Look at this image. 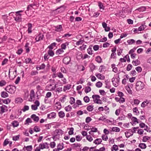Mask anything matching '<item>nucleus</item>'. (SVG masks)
<instances>
[{"label": "nucleus", "mask_w": 151, "mask_h": 151, "mask_svg": "<svg viewBox=\"0 0 151 151\" xmlns=\"http://www.w3.org/2000/svg\"><path fill=\"white\" fill-rule=\"evenodd\" d=\"M15 101L16 103H20L23 101V100L21 98L18 97L16 98Z\"/></svg>", "instance_id": "4be33fe9"}, {"label": "nucleus", "mask_w": 151, "mask_h": 151, "mask_svg": "<svg viewBox=\"0 0 151 151\" xmlns=\"http://www.w3.org/2000/svg\"><path fill=\"white\" fill-rule=\"evenodd\" d=\"M57 149L59 150H62L63 148V143L58 144L57 146Z\"/></svg>", "instance_id": "dca6fc26"}, {"label": "nucleus", "mask_w": 151, "mask_h": 151, "mask_svg": "<svg viewBox=\"0 0 151 151\" xmlns=\"http://www.w3.org/2000/svg\"><path fill=\"white\" fill-rule=\"evenodd\" d=\"M98 6H99L100 9H104V6L103 4L101 2H98Z\"/></svg>", "instance_id": "a19ab883"}, {"label": "nucleus", "mask_w": 151, "mask_h": 151, "mask_svg": "<svg viewBox=\"0 0 151 151\" xmlns=\"http://www.w3.org/2000/svg\"><path fill=\"white\" fill-rule=\"evenodd\" d=\"M70 131L68 132V134L70 135H71L73 134L74 128L73 127H71L69 128Z\"/></svg>", "instance_id": "49530a36"}, {"label": "nucleus", "mask_w": 151, "mask_h": 151, "mask_svg": "<svg viewBox=\"0 0 151 151\" xmlns=\"http://www.w3.org/2000/svg\"><path fill=\"white\" fill-rule=\"evenodd\" d=\"M102 141L101 138H97L93 142V143L96 145H99L101 143Z\"/></svg>", "instance_id": "9b49d317"}, {"label": "nucleus", "mask_w": 151, "mask_h": 151, "mask_svg": "<svg viewBox=\"0 0 151 151\" xmlns=\"http://www.w3.org/2000/svg\"><path fill=\"white\" fill-rule=\"evenodd\" d=\"M112 81L114 86L117 87L119 85V75L116 77L113 78L112 79Z\"/></svg>", "instance_id": "7ed1b4c3"}, {"label": "nucleus", "mask_w": 151, "mask_h": 151, "mask_svg": "<svg viewBox=\"0 0 151 151\" xmlns=\"http://www.w3.org/2000/svg\"><path fill=\"white\" fill-rule=\"evenodd\" d=\"M31 118L33 119L34 121L36 122H37L38 121L39 118L38 116H37L35 114H32L31 116Z\"/></svg>", "instance_id": "9d476101"}, {"label": "nucleus", "mask_w": 151, "mask_h": 151, "mask_svg": "<svg viewBox=\"0 0 151 151\" xmlns=\"http://www.w3.org/2000/svg\"><path fill=\"white\" fill-rule=\"evenodd\" d=\"M83 100L86 103H88L90 101V99L88 97L86 96L83 98Z\"/></svg>", "instance_id": "a18cd8bd"}, {"label": "nucleus", "mask_w": 151, "mask_h": 151, "mask_svg": "<svg viewBox=\"0 0 151 151\" xmlns=\"http://www.w3.org/2000/svg\"><path fill=\"white\" fill-rule=\"evenodd\" d=\"M32 122V121L30 118H28L25 120L26 123H25V124H29V123H31Z\"/></svg>", "instance_id": "c03bdc74"}, {"label": "nucleus", "mask_w": 151, "mask_h": 151, "mask_svg": "<svg viewBox=\"0 0 151 151\" xmlns=\"http://www.w3.org/2000/svg\"><path fill=\"white\" fill-rule=\"evenodd\" d=\"M96 60L99 63H101L102 62V59L99 56H98L96 58Z\"/></svg>", "instance_id": "72a5a7b5"}, {"label": "nucleus", "mask_w": 151, "mask_h": 151, "mask_svg": "<svg viewBox=\"0 0 151 151\" xmlns=\"http://www.w3.org/2000/svg\"><path fill=\"white\" fill-rule=\"evenodd\" d=\"M92 98L93 99V100H94V99H100V96L98 95H93L92 96Z\"/></svg>", "instance_id": "864d4df0"}, {"label": "nucleus", "mask_w": 151, "mask_h": 151, "mask_svg": "<svg viewBox=\"0 0 151 151\" xmlns=\"http://www.w3.org/2000/svg\"><path fill=\"white\" fill-rule=\"evenodd\" d=\"M34 131L36 132H39L40 131V129L39 127L37 126H35L34 128Z\"/></svg>", "instance_id": "8fccbe9b"}, {"label": "nucleus", "mask_w": 151, "mask_h": 151, "mask_svg": "<svg viewBox=\"0 0 151 151\" xmlns=\"http://www.w3.org/2000/svg\"><path fill=\"white\" fill-rule=\"evenodd\" d=\"M72 106L70 105L66 106L65 108V109L67 112L70 111L72 109Z\"/></svg>", "instance_id": "393cba45"}, {"label": "nucleus", "mask_w": 151, "mask_h": 151, "mask_svg": "<svg viewBox=\"0 0 151 151\" xmlns=\"http://www.w3.org/2000/svg\"><path fill=\"white\" fill-rule=\"evenodd\" d=\"M16 89V87L13 85H9L5 88V90L11 93H14Z\"/></svg>", "instance_id": "f257e3e1"}, {"label": "nucleus", "mask_w": 151, "mask_h": 151, "mask_svg": "<svg viewBox=\"0 0 151 151\" xmlns=\"http://www.w3.org/2000/svg\"><path fill=\"white\" fill-rule=\"evenodd\" d=\"M12 124L14 127H17L19 125V123L17 121H14L12 123Z\"/></svg>", "instance_id": "09e8293b"}, {"label": "nucleus", "mask_w": 151, "mask_h": 151, "mask_svg": "<svg viewBox=\"0 0 151 151\" xmlns=\"http://www.w3.org/2000/svg\"><path fill=\"white\" fill-rule=\"evenodd\" d=\"M61 105L60 102H56L55 104V107L58 110L60 109L61 108Z\"/></svg>", "instance_id": "2eb2a0df"}, {"label": "nucleus", "mask_w": 151, "mask_h": 151, "mask_svg": "<svg viewBox=\"0 0 151 151\" xmlns=\"http://www.w3.org/2000/svg\"><path fill=\"white\" fill-rule=\"evenodd\" d=\"M1 109V111L2 113L5 112V111L7 108V107L5 105H3L2 106L0 107Z\"/></svg>", "instance_id": "f8f14e48"}, {"label": "nucleus", "mask_w": 151, "mask_h": 151, "mask_svg": "<svg viewBox=\"0 0 151 151\" xmlns=\"http://www.w3.org/2000/svg\"><path fill=\"white\" fill-rule=\"evenodd\" d=\"M146 26L145 25H142L140 26L138 29L139 31H142L144 30V29L146 27Z\"/></svg>", "instance_id": "c756f323"}, {"label": "nucleus", "mask_w": 151, "mask_h": 151, "mask_svg": "<svg viewBox=\"0 0 151 151\" xmlns=\"http://www.w3.org/2000/svg\"><path fill=\"white\" fill-rule=\"evenodd\" d=\"M51 95H52V93L51 92H47L46 94V96H45V101L46 100L45 99L46 98H49L51 96Z\"/></svg>", "instance_id": "79ce46f5"}, {"label": "nucleus", "mask_w": 151, "mask_h": 151, "mask_svg": "<svg viewBox=\"0 0 151 151\" xmlns=\"http://www.w3.org/2000/svg\"><path fill=\"white\" fill-rule=\"evenodd\" d=\"M77 58L78 59L83 58V55L81 52H77Z\"/></svg>", "instance_id": "bb28decb"}, {"label": "nucleus", "mask_w": 151, "mask_h": 151, "mask_svg": "<svg viewBox=\"0 0 151 151\" xmlns=\"http://www.w3.org/2000/svg\"><path fill=\"white\" fill-rule=\"evenodd\" d=\"M26 148V150L27 151H31L32 150V145L28 146L27 147L24 146L23 149V150H25L24 148Z\"/></svg>", "instance_id": "4468645a"}, {"label": "nucleus", "mask_w": 151, "mask_h": 151, "mask_svg": "<svg viewBox=\"0 0 151 151\" xmlns=\"http://www.w3.org/2000/svg\"><path fill=\"white\" fill-rule=\"evenodd\" d=\"M56 75L57 76L60 78H63V75L61 72L57 73Z\"/></svg>", "instance_id": "4d7b16f0"}, {"label": "nucleus", "mask_w": 151, "mask_h": 151, "mask_svg": "<svg viewBox=\"0 0 151 151\" xmlns=\"http://www.w3.org/2000/svg\"><path fill=\"white\" fill-rule=\"evenodd\" d=\"M93 102L99 104H102L103 103L102 101L99 99H94L93 100Z\"/></svg>", "instance_id": "aec40b11"}, {"label": "nucleus", "mask_w": 151, "mask_h": 151, "mask_svg": "<svg viewBox=\"0 0 151 151\" xmlns=\"http://www.w3.org/2000/svg\"><path fill=\"white\" fill-rule=\"evenodd\" d=\"M132 63L133 65L135 66L137 65L140 64V61L137 59L135 60H133Z\"/></svg>", "instance_id": "a878e982"}, {"label": "nucleus", "mask_w": 151, "mask_h": 151, "mask_svg": "<svg viewBox=\"0 0 151 151\" xmlns=\"http://www.w3.org/2000/svg\"><path fill=\"white\" fill-rule=\"evenodd\" d=\"M125 116L124 115H122L119 116L117 120H124L125 119Z\"/></svg>", "instance_id": "5fc2aeb1"}, {"label": "nucleus", "mask_w": 151, "mask_h": 151, "mask_svg": "<svg viewBox=\"0 0 151 151\" xmlns=\"http://www.w3.org/2000/svg\"><path fill=\"white\" fill-rule=\"evenodd\" d=\"M10 102V100L9 99H6L3 100V102L4 103L8 104Z\"/></svg>", "instance_id": "13d9d810"}, {"label": "nucleus", "mask_w": 151, "mask_h": 151, "mask_svg": "<svg viewBox=\"0 0 151 151\" xmlns=\"http://www.w3.org/2000/svg\"><path fill=\"white\" fill-rule=\"evenodd\" d=\"M139 147L141 149H144L146 147V145L145 143H141L139 144Z\"/></svg>", "instance_id": "473e14b6"}, {"label": "nucleus", "mask_w": 151, "mask_h": 151, "mask_svg": "<svg viewBox=\"0 0 151 151\" xmlns=\"http://www.w3.org/2000/svg\"><path fill=\"white\" fill-rule=\"evenodd\" d=\"M71 85L70 84H68L66 86H64L63 87V90L65 91L71 88Z\"/></svg>", "instance_id": "7c9ffc66"}, {"label": "nucleus", "mask_w": 151, "mask_h": 151, "mask_svg": "<svg viewBox=\"0 0 151 151\" xmlns=\"http://www.w3.org/2000/svg\"><path fill=\"white\" fill-rule=\"evenodd\" d=\"M6 84V82L4 80H2L0 81V86L3 87L5 86Z\"/></svg>", "instance_id": "cd10ccee"}, {"label": "nucleus", "mask_w": 151, "mask_h": 151, "mask_svg": "<svg viewBox=\"0 0 151 151\" xmlns=\"http://www.w3.org/2000/svg\"><path fill=\"white\" fill-rule=\"evenodd\" d=\"M76 140L77 141H80L82 139V137L79 135H77L76 137Z\"/></svg>", "instance_id": "338daca9"}, {"label": "nucleus", "mask_w": 151, "mask_h": 151, "mask_svg": "<svg viewBox=\"0 0 151 151\" xmlns=\"http://www.w3.org/2000/svg\"><path fill=\"white\" fill-rule=\"evenodd\" d=\"M112 149L116 151L118 150V147L117 145H114L113 146Z\"/></svg>", "instance_id": "69168bd1"}, {"label": "nucleus", "mask_w": 151, "mask_h": 151, "mask_svg": "<svg viewBox=\"0 0 151 151\" xmlns=\"http://www.w3.org/2000/svg\"><path fill=\"white\" fill-rule=\"evenodd\" d=\"M144 83L140 81L137 82L136 84V89L137 91H139L142 90L144 88Z\"/></svg>", "instance_id": "f03ea898"}, {"label": "nucleus", "mask_w": 151, "mask_h": 151, "mask_svg": "<svg viewBox=\"0 0 151 151\" xmlns=\"http://www.w3.org/2000/svg\"><path fill=\"white\" fill-rule=\"evenodd\" d=\"M38 36V39H37V41H39L41 40H42L43 37V35H42L40 34Z\"/></svg>", "instance_id": "6e6d98bb"}, {"label": "nucleus", "mask_w": 151, "mask_h": 151, "mask_svg": "<svg viewBox=\"0 0 151 151\" xmlns=\"http://www.w3.org/2000/svg\"><path fill=\"white\" fill-rule=\"evenodd\" d=\"M102 83L100 81L97 82L96 84V86L98 88H100L102 86Z\"/></svg>", "instance_id": "37998d69"}, {"label": "nucleus", "mask_w": 151, "mask_h": 151, "mask_svg": "<svg viewBox=\"0 0 151 151\" xmlns=\"http://www.w3.org/2000/svg\"><path fill=\"white\" fill-rule=\"evenodd\" d=\"M105 83L106 85L105 87L107 88H110V86H109V82L107 81H105Z\"/></svg>", "instance_id": "680f3d73"}, {"label": "nucleus", "mask_w": 151, "mask_h": 151, "mask_svg": "<svg viewBox=\"0 0 151 151\" xmlns=\"http://www.w3.org/2000/svg\"><path fill=\"white\" fill-rule=\"evenodd\" d=\"M8 96V93L5 91H2L1 93V96L3 98H6Z\"/></svg>", "instance_id": "6ab92c4d"}, {"label": "nucleus", "mask_w": 151, "mask_h": 151, "mask_svg": "<svg viewBox=\"0 0 151 151\" xmlns=\"http://www.w3.org/2000/svg\"><path fill=\"white\" fill-rule=\"evenodd\" d=\"M91 90V88L89 86H86L85 88V92L86 93H87L90 92Z\"/></svg>", "instance_id": "f704fd0d"}, {"label": "nucleus", "mask_w": 151, "mask_h": 151, "mask_svg": "<svg viewBox=\"0 0 151 151\" xmlns=\"http://www.w3.org/2000/svg\"><path fill=\"white\" fill-rule=\"evenodd\" d=\"M58 115L60 118H63L65 116V114L63 111H60L58 113Z\"/></svg>", "instance_id": "f3484780"}, {"label": "nucleus", "mask_w": 151, "mask_h": 151, "mask_svg": "<svg viewBox=\"0 0 151 151\" xmlns=\"http://www.w3.org/2000/svg\"><path fill=\"white\" fill-rule=\"evenodd\" d=\"M112 131L114 132H119L120 131V129L117 127H113L112 128Z\"/></svg>", "instance_id": "e433bc0d"}, {"label": "nucleus", "mask_w": 151, "mask_h": 151, "mask_svg": "<svg viewBox=\"0 0 151 151\" xmlns=\"http://www.w3.org/2000/svg\"><path fill=\"white\" fill-rule=\"evenodd\" d=\"M135 42V40L134 39H130L127 41V42L129 45H131Z\"/></svg>", "instance_id": "58836bf2"}, {"label": "nucleus", "mask_w": 151, "mask_h": 151, "mask_svg": "<svg viewBox=\"0 0 151 151\" xmlns=\"http://www.w3.org/2000/svg\"><path fill=\"white\" fill-rule=\"evenodd\" d=\"M29 109V107L28 106H25L22 109V110L23 112H25L27 110H28Z\"/></svg>", "instance_id": "bf43d9fd"}, {"label": "nucleus", "mask_w": 151, "mask_h": 151, "mask_svg": "<svg viewBox=\"0 0 151 151\" xmlns=\"http://www.w3.org/2000/svg\"><path fill=\"white\" fill-rule=\"evenodd\" d=\"M150 138V137H149L147 136H144L143 137V139H142V141L143 142H146L147 140H148Z\"/></svg>", "instance_id": "052dcab7"}, {"label": "nucleus", "mask_w": 151, "mask_h": 151, "mask_svg": "<svg viewBox=\"0 0 151 151\" xmlns=\"http://www.w3.org/2000/svg\"><path fill=\"white\" fill-rule=\"evenodd\" d=\"M39 147L41 149H43L46 148L47 149L49 147L48 144L47 142H45L40 144Z\"/></svg>", "instance_id": "39448f33"}, {"label": "nucleus", "mask_w": 151, "mask_h": 151, "mask_svg": "<svg viewBox=\"0 0 151 151\" xmlns=\"http://www.w3.org/2000/svg\"><path fill=\"white\" fill-rule=\"evenodd\" d=\"M72 146L73 148L80 147L81 146V145L78 143H75L72 145Z\"/></svg>", "instance_id": "2f4dec72"}, {"label": "nucleus", "mask_w": 151, "mask_h": 151, "mask_svg": "<svg viewBox=\"0 0 151 151\" xmlns=\"http://www.w3.org/2000/svg\"><path fill=\"white\" fill-rule=\"evenodd\" d=\"M29 44L28 42H27L25 45V47L26 50L27 52H28L29 51Z\"/></svg>", "instance_id": "b1692460"}, {"label": "nucleus", "mask_w": 151, "mask_h": 151, "mask_svg": "<svg viewBox=\"0 0 151 151\" xmlns=\"http://www.w3.org/2000/svg\"><path fill=\"white\" fill-rule=\"evenodd\" d=\"M56 116V114L55 112H52L47 115V117L49 119L54 118Z\"/></svg>", "instance_id": "1a4fd4ad"}, {"label": "nucleus", "mask_w": 151, "mask_h": 151, "mask_svg": "<svg viewBox=\"0 0 151 151\" xmlns=\"http://www.w3.org/2000/svg\"><path fill=\"white\" fill-rule=\"evenodd\" d=\"M62 91V87H58L55 90V91L58 92V93L61 92Z\"/></svg>", "instance_id": "e2e57ef3"}, {"label": "nucleus", "mask_w": 151, "mask_h": 151, "mask_svg": "<svg viewBox=\"0 0 151 151\" xmlns=\"http://www.w3.org/2000/svg\"><path fill=\"white\" fill-rule=\"evenodd\" d=\"M139 12H143L146 10V8L144 6H142L136 9Z\"/></svg>", "instance_id": "c9c22d12"}, {"label": "nucleus", "mask_w": 151, "mask_h": 151, "mask_svg": "<svg viewBox=\"0 0 151 151\" xmlns=\"http://www.w3.org/2000/svg\"><path fill=\"white\" fill-rule=\"evenodd\" d=\"M123 49H119L117 50V55H120L121 53H122Z\"/></svg>", "instance_id": "774afa93"}, {"label": "nucleus", "mask_w": 151, "mask_h": 151, "mask_svg": "<svg viewBox=\"0 0 151 151\" xmlns=\"http://www.w3.org/2000/svg\"><path fill=\"white\" fill-rule=\"evenodd\" d=\"M68 45V42H66L65 43L62 44L61 45V48L63 50H65L66 48V46Z\"/></svg>", "instance_id": "412c9836"}, {"label": "nucleus", "mask_w": 151, "mask_h": 151, "mask_svg": "<svg viewBox=\"0 0 151 151\" xmlns=\"http://www.w3.org/2000/svg\"><path fill=\"white\" fill-rule=\"evenodd\" d=\"M93 51L91 47H89L87 49V52L90 55H92L93 54Z\"/></svg>", "instance_id": "ea45409f"}, {"label": "nucleus", "mask_w": 151, "mask_h": 151, "mask_svg": "<svg viewBox=\"0 0 151 151\" xmlns=\"http://www.w3.org/2000/svg\"><path fill=\"white\" fill-rule=\"evenodd\" d=\"M35 98V92L33 90H32L30 91V99H29V101H34Z\"/></svg>", "instance_id": "423d86ee"}, {"label": "nucleus", "mask_w": 151, "mask_h": 151, "mask_svg": "<svg viewBox=\"0 0 151 151\" xmlns=\"http://www.w3.org/2000/svg\"><path fill=\"white\" fill-rule=\"evenodd\" d=\"M86 139L90 142H91L93 140V139L90 135H87L86 136Z\"/></svg>", "instance_id": "de8ad7c7"}, {"label": "nucleus", "mask_w": 151, "mask_h": 151, "mask_svg": "<svg viewBox=\"0 0 151 151\" xmlns=\"http://www.w3.org/2000/svg\"><path fill=\"white\" fill-rule=\"evenodd\" d=\"M86 109L88 111H91L93 109V106L92 105H89L87 106Z\"/></svg>", "instance_id": "5701e85b"}, {"label": "nucleus", "mask_w": 151, "mask_h": 151, "mask_svg": "<svg viewBox=\"0 0 151 151\" xmlns=\"http://www.w3.org/2000/svg\"><path fill=\"white\" fill-rule=\"evenodd\" d=\"M47 53L49 55L52 57L54 55V53L52 50H49L47 52Z\"/></svg>", "instance_id": "4c0bfd02"}, {"label": "nucleus", "mask_w": 151, "mask_h": 151, "mask_svg": "<svg viewBox=\"0 0 151 151\" xmlns=\"http://www.w3.org/2000/svg\"><path fill=\"white\" fill-rule=\"evenodd\" d=\"M53 84H48L45 87V89L46 90L49 91H53Z\"/></svg>", "instance_id": "0eeeda50"}, {"label": "nucleus", "mask_w": 151, "mask_h": 151, "mask_svg": "<svg viewBox=\"0 0 151 151\" xmlns=\"http://www.w3.org/2000/svg\"><path fill=\"white\" fill-rule=\"evenodd\" d=\"M55 31L57 32H60L61 31L62 29V27L61 25H59L56 26L55 27Z\"/></svg>", "instance_id": "ddd939ff"}, {"label": "nucleus", "mask_w": 151, "mask_h": 151, "mask_svg": "<svg viewBox=\"0 0 151 151\" xmlns=\"http://www.w3.org/2000/svg\"><path fill=\"white\" fill-rule=\"evenodd\" d=\"M125 133L126 135V136L127 137H129L130 136H132L133 134L132 132L131 133L130 132H125Z\"/></svg>", "instance_id": "603ef678"}, {"label": "nucleus", "mask_w": 151, "mask_h": 151, "mask_svg": "<svg viewBox=\"0 0 151 151\" xmlns=\"http://www.w3.org/2000/svg\"><path fill=\"white\" fill-rule=\"evenodd\" d=\"M28 33H29L32 32V24L30 23H29L28 24Z\"/></svg>", "instance_id": "a211bd4d"}, {"label": "nucleus", "mask_w": 151, "mask_h": 151, "mask_svg": "<svg viewBox=\"0 0 151 151\" xmlns=\"http://www.w3.org/2000/svg\"><path fill=\"white\" fill-rule=\"evenodd\" d=\"M75 102V99L73 97H71L70 98V103L71 104H73Z\"/></svg>", "instance_id": "3c124183"}, {"label": "nucleus", "mask_w": 151, "mask_h": 151, "mask_svg": "<svg viewBox=\"0 0 151 151\" xmlns=\"http://www.w3.org/2000/svg\"><path fill=\"white\" fill-rule=\"evenodd\" d=\"M71 60V58L70 57H65L63 59V62L65 64H68Z\"/></svg>", "instance_id": "6e6552de"}, {"label": "nucleus", "mask_w": 151, "mask_h": 151, "mask_svg": "<svg viewBox=\"0 0 151 151\" xmlns=\"http://www.w3.org/2000/svg\"><path fill=\"white\" fill-rule=\"evenodd\" d=\"M102 139L104 141H106L108 139V137L107 135H105L103 134L102 135Z\"/></svg>", "instance_id": "0e129e2a"}, {"label": "nucleus", "mask_w": 151, "mask_h": 151, "mask_svg": "<svg viewBox=\"0 0 151 151\" xmlns=\"http://www.w3.org/2000/svg\"><path fill=\"white\" fill-rule=\"evenodd\" d=\"M64 52V51L61 48L57 50L56 52V54L57 55H60L62 54Z\"/></svg>", "instance_id": "c85d7f7f"}, {"label": "nucleus", "mask_w": 151, "mask_h": 151, "mask_svg": "<svg viewBox=\"0 0 151 151\" xmlns=\"http://www.w3.org/2000/svg\"><path fill=\"white\" fill-rule=\"evenodd\" d=\"M21 14H16V16L14 17V20L17 22H21L22 21V18Z\"/></svg>", "instance_id": "20e7f679"}]
</instances>
